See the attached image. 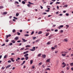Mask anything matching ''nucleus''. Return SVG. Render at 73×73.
<instances>
[{"label":"nucleus","instance_id":"obj_39","mask_svg":"<svg viewBox=\"0 0 73 73\" xmlns=\"http://www.w3.org/2000/svg\"><path fill=\"white\" fill-rule=\"evenodd\" d=\"M46 70H50V68H47L46 69Z\"/></svg>","mask_w":73,"mask_h":73},{"label":"nucleus","instance_id":"obj_10","mask_svg":"<svg viewBox=\"0 0 73 73\" xmlns=\"http://www.w3.org/2000/svg\"><path fill=\"white\" fill-rule=\"evenodd\" d=\"M11 61H12V62H14V61H15V60H13V58H11Z\"/></svg>","mask_w":73,"mask_h":73},{"label":"nucleus","instance_id":"obj_30","mask_svg":"<svg viewBox=\"0 0 73 73\" xmlns=\"http://www.w3.org/2000/svg\"><path fill=\"white\" fill-rule=\"evenodd\" d=\"M66 64H65L62 67V68H65V66H66Z\"/></svg>","mask_w":73,"mask_h":73},{"label":"nucleus","instance_id":"obj_63","mask_svg":"<svg viewBox=\"0 0 73 73\" xmlns=\"http://www.w3.org/2000/svg\"><path fill=\"white\" fill-rule=\"evenodd\" d=\"M63 15V14H60V15H59V16H62Z\"/></svg>","mask_w":73,"mask_h":73},{"label":"nucleus","instance_id":"obj_7","mask_svg":"<svg viewBox=\"0 0 73 73\" xmlns=\"http://www.w3.org/2000/svg\"><path fill=\"white\" fill-rule=\"evenodd\" d=\"M31 47L30 45H27L25 46V48H29V47Z\"/></svg>","mask_w":73,"mask_h":73},{"label":"nucleus","instance_id":"obj_52","mask_svg":"<svg viewBox=\"0 0 73 73\" xmlns=\"http://www.w3.org/2000/svg\"><path fill=\"white\" fill-rule=\"evenodd\" d=\"M58 31V30L56 29L54 30L55 32H57Z\"/></svg>","mask_w":73,"mask_h":73},{"label":"nucleus","instance_id":"obj_19","mask_svg":"<svg viewBox=\"0 0 73 73\" xmlns=\"http://www.w3.org/2000/svg\"><path fill=\"white\" fill-rule=\"evenodd\" d=\"M15 4H19V3L17 1H15Z\"/></svg>","mask_w":73,"mask_h":73},{"label":"nucleus","instance_id":"obj_59","mask_svg":"<svg viewBox=\"0 0 73 73\" xmlns=\"http://www.w3.org/2000/svg\"><path fill=\"white\" fill-rule=\"evenodd\" d=\"M21 40H19L17 41V42H20Z\"/></svg>","mask_w":73,"mask_h":73},{"label":"nucleus","instance_id":"obj_49","mask_svg":"<svg viewBox=\"0 0 73 73\" xmlns=\"http://www.w3.org/2000/svg\"><path fill=\"white\" fill-rule=\"evenodd\" d=\"M5 43H4L3 45H1V46H5Z\"/></svg>","mask_w":73,"mask_h":73},{"label":"nucleus","instance_id":"obj_45","mask_svg":"<svg viewBox=\"0 0 73 73\" xmlns=\"http://www.w3.org/2000/svg\"><path fill=\"white\" fill-rule=\"evenodd\" d=\"M36 38V37H33V40H35Z\"/></svg>","mask_w":73,"mask_h":73},{"label":"nucleus","instance_id":"obj_56","mask_svg":"<svg viewBox=\"0 0 73 73\" xmlns=\"http://www.w3.org/2000/svg\"><path fill=\"white\" fill-rule=\"evenodd\" d=\"M25 61H23V64H24L25 63Z\"/></svg>","mask_w":73,"mask_h":73},{"label":"nucleus","instance_id":"obj_18","mask_svg":"<svg viewBox=\"0 0 73 73\" xmlns=\"http://www.w3.org/2000/svg\"><path fill=\"white\" fill-rule=\"evenodd\" d=\"M11 42H12L13 43V44L15 43V40H11Z\"/></svg>","mask_w":73,"mask_h":73},{"label":"nucleus","instance_id":"obj_27","mask_svg":"<svg viewBox=\"0 0 73 73\" xmlns=\"http://www.w3.org/2000/svg\"><path fill=\"white\" fill-rule=\"evenodd\" d=\"M4 8V7L3 6H0V9H2V8Z\"/></svg>","mask_w":73,"mask_h":73},{"label":"nucleus","instance_id":"obj_34","mask_svg":"<svg viewBox=\"0 0 73 73\" xmlns=\"http://www.w3.org/2000/svg\"><path fill=\"white\" fill-rule=\"evenodd\" d=\"M41 54H39L38 55V57H40V56H41Z\"/></svg>","mask_w":73,"mask_h":73},{"label":"nucleus","instance_id":"obj_5","mask_svg":"<svg viewBox=\"0 0 73 73\" xmlns=\"http://www.w3.org/2000/svg\"><path fill=\"white\" fill-rule=\"evenodd\" d=\"M28 52H29V51H27L25 52H24L23 53L24 54H26V53H28Z\"/></svg>","mask_w":73,"mask_h":73},{"label":"nucleus","instance_id":"obj_23","mask_svg":"<svg viewBox=\"0 0 73 73\" xmlns=\"http://www.w3.org/2000/svg\"><path fill=\"white\" fill-rule=\"evenodd\" d=\"M29 35L28 34H26L25 35V37H27V36H29Z\"/></svg>","mask_w":73,"mask_h":73},{"label":"nucleus","instance_id":"obj_21","mask_svg":"<svg viewBox=\"0 0 73 73\" xmlns=\"http://www.w3.org/2000/svg\"><path fill=\"white\" fill-rule=\"evenodd\" d=\"M41 33H42V31H40L38 33V35H40V34H41Z\"/></svg>","mask_w":73,"mask_h":73},{"label":"nucleus","instance_id":"obj_4","mask_svg":"<svg viewBox=\"0 0 73 73\" xmlns=\"http://www.w3.org/2000/svg\"><path fill=\"white\" fill-rule=\"evenodd\" d=\"M42 56L43 58H45V57H46V55L43 54L42 55Z\"/></svg>","mask_w":73,"mask_h":73},{"label":"nucleus","instance_id":"obj_11","mask_svg":"<svg viewBox=\"0 0 73 73\" xmlns=\"http://www.w3.org/2000/svg\"><path fill=\"white\" fill-rule=\"evenodd\" d=\"M7 57H8V55H6L4 56V58H7Z\"/></svg>","mask_w":73,"mask_h":73},{"label":"nucleus","instance_id":"obj_55","mask_svg":"<svg viewBox=\"0 0 73 73\" xmlns=\"http://www.w3.org/2000/svg\"><path fill=\"white\" fill-rule=\"evenodd\" d=\"M33 49H35V50H36V47H34L33 48Z\"/></svg>","mask_w":73,"mask_h":73},{"label":"nucleus","instance_id":"obj_37","mask_svg":"<svg viewBox=\"0 0 73 73\" xmlns=\"http://www.w3.org/2000/svg\"><path fill=\"white\" fill-rule=\"evenodd\" d=\"M39 41H40V39H38L36 40V42H38Z\"/></svg>","mask_w":73,"mask_h":73},{"label":"nucleus","instance_id":"obj_48","mask_svg":"<svg viewBox=\"0 0 73 73\" xmlns=\"http://www.w3.org/2000/svg\"><path fill=\"white\" fill-rule=\"evenodd\" d=\"M63 27L64 26H63V25H61L60 26V28H62V27Z\"/></svg>","mask_w":73,"mask_h":73},{"label":"nucleus","instance_id":"obj_62","mask_svg":"<svg viewBox=\"0 0 73 73\" xmlns=\"http://www.w3.org/2000/svg\"><path fill=\"white\" fill-rule=\"evenodd\" d=\"M62 65H65V64H66L65 62H63L62 63Z\"/></svg>","mask_w":73,"mask_h":73},{"label":"nucleus","instance_id":"obj_15","mask_svg":"<svg viewBox=\"0 0 73 73\" xmlns=\"http://www.w3.org/2000/svg\"><path fill=\"white\" fill-rule=\"evenodd\" d=\"M28 58H29V57L28 56L26 57L25 58L26 60H28Z\"/></svg>","mask_w":73,"mask_h":73},{"label":"nucleus","instance_id":"obj_42","mask_svg":"<svg viewBox=\"0 0 73 73\" xmlns=\"http://www.w3.org/2000/svg\"><path fill=\"white\" fill-rule=\"evenodd\" d=\"M9 45H13V43H11L9 44Z\"/></svg>","mask_w":73,"mask_h":73},{"label":"nucleus","instance_id":"obj_57","mask_svg":"<svg viewBox=\"0 0 73 73\" xmlns=\"http://www.w3.org/2000/svg\"><path fill=\"white\" fill-rule=\"evenodd\" d=\"M56 0H51L52 1H53V2H54L56 1Z\"/></svg>","mask_w":73,"mask_h":73},{"label":"nucleus","instance_id":"obj_38","mask_svg":"<svg viewBox=\"0 0 73 73\" xmlns=\"http://www.w3.org/2000/svg\"><path fill=\"white\" fill-rule=\"evenodd\" d=\"M66 15L67 16H69V14L68 13H66Z\"/></svg>","mask_w":73,"mask_h":73},{"label":"nucleus","instance_id":"obj_6","mask_svg":"<svg viewBox=\"0 0 73 73\" xmlns=\"http://www.w3.org/2000/svg\"><path fill=\"white\" fill-rule=\"evenodd\" d=\"M28 56H29V54H25L24 55V57H27Z\"/></svg>","mask_w":73,"mask_h":73},{"label":"nucleus","instance_id":"obj_54","mask_svg":"<svg viewBox=\"0 0 73 73\" xmlns=\"http://www.w3.org/2000/svg\"><path fill=\"white\" fill-rule=\"evenodd\" d=\"M60 32H61V33H63V30H60Z\"/></svg>","mask_w":73,"mask_h":73},{"label":"nucleus","instance_id":"obj_26","mask_svg":"<svg viewBox=\"0 0 73 73\" xmlns=\"http://www.w3.org/2000/svg\"><path fill=\"white\" fill-rule=\"evenodd\" d=\"M19 15V13H16V15L17 16H18Z\"/></svg>","mask_w":73,"mask_h":73},{"label":"nucleus","instance_id":"obj_61","mask_svg":"<svg viewBox=\"0 0 73 73\" xmlns=\"http://www.w3.org/2000/svg\"><path fill=\"white\" fill-rule=\"evenodd\" d=\"M15 69V67H13V68L12 69L13 70H14V69Z\"/></svg>","mask_w":73,"mask_h":73},{"label":"nucleus","instance_id":"obj_64","mask_svg":"<svg viewBox=\"0 0 73 73\" xmlns=\"http://www.w3.org/2000/svg\"><path fill=\"white\" fill-rule=\"evenodd\" d=\"M72 56H73V54H72L70 56H71V57H72Z\"/></svg>","mask_w":73,"mask_h":73},{"label":"nucleus","instance_id":"obj_25","mask_svg":"<svg viewBox=\"0 0 73 73\" xmlns=\"http://www.w3.org/2000/svg\"><path fill=\"white\" fill-rule=\"evenodd\" d=\"M70 66H73V62L70 63Z\"/></svg>","mask_w":73,"mask_h":73},{"label":"nucleus","instance_id":"obj_47","mask_svg":"<svg viewBox=\"0 0 73 73\" xmlns=\"http://www.w3.org/2000/svg\"><path fill=\"white\" fill-rule=\"evenodd\" d=\"M25 59V58H21V60H24Z\"/></svg>","mask_w":73,"mask_h":73},{"label":"nucleus","instance_id":"obj_46","mask_svg":"<svg viewBox=\"0 0 73 73\" xmlns=\"http://www.w3.org/2000/svg\"><path fill=\"white\" fill-rule=\"evenodd\" d=\"M11 62V60H9L8 61V63H10Z\"/></svg>","mask_w":73,"mask_h":73},{"label":"nucleus","instance_id":"obj_32","mask_svg":"<svg viewBox=\"0 0 73 73\" xmlns=\"http://www.w3.org/2000/svg\"><path fill=\"white\" fill-rule=\"evenodd\" d=\"M62 56H66V54H62Z\"/></svg>","mask_w":73,"mask_h":73},{"label":"nucleus","instance_id":"obj_29","mask_svg":"<svg viewBox=\"0 0 73 73\" xmlns=\"http://www.w3.org/2000/svg\"><path fill=\"white\" fill-rule=\"evenodd\" d=\"M64 7H68V5H65L64 6Z\"/></svg>","mask_w":73,"mask_h":73},{"label":"nucleus","instance_id":"obj_50","mask_svg":"<svg viewBox=\"0 0 73 73\" xmlns=\"http://www.w3.org/2000/svg\"><path fill=\"white\" fill-rule=\"evenodd\" d=\"M8 36L9 37H11V35L10 34H9L8 35Z\"/></svg>","mask_w":73,"mask_h":73},{"label":"nucleus","instance_id":"obj_31","mask_svg":"<svg viewBox=\"0 0 73 73\" xmlns=\"http://www.w3.org/2000/svg\"><path fill=\"white\" fill-rule=\"evenodd\" d=\"M49 35V33H47L46 34V36H48V35Z\"/></svg>","mask_w":73,"mask_h":73},{"label":"nucleus","instance_id":"obj_60","mask_svg":"<svg viewBox=\"0 0 73 73\" xmlns=\"http://www.w3.org/2000/svg\"><path fill=\"white\" fill-rule=\"evenodd\" d=\"M40 7L41 9H42L43 8V7H42V6H40Z\"/></svg>","mask_w":73,"mask_h":73},{"label":"nucleus","instance_id":"obj_43","mask_svg":"<svg viewBox=\"0 0 73 73\" xmlns=\"http://www.w3.org/2000/svg\"><path fill=\"white\" fill-rule=\"evenodd\" d=\"M34 33V31H33L31 33V35H33V33Z\"/></svg>","mask_w":73,"mask_h":73},{"label":"nucleus","instance_id":"obj_13","mask_svg":"<svg viewBox=\"0 0 73 73\" xmlns=\"http://www.w3.org/2000/svg\"><path fill=\"white\" fill-rule=\"evenodd\" d=\"M28 3H29V4H30V5H32V4H33V5L34 4V3H31V2H30V1Z\"/></svg>","mask_w":73,"mask_h":73},{"label":"nucleus","instance_id":"obj_44","mask_svg":"<svg viewBox=\"0 0 73 73\" xmlns=\"http://www.w3.org/2000/svg\"><path fill=\"white\" fill-rule=\"evenodd\" d=\"M51 48H52V50L55 49V48H54V47H52Z\"/></svg>","mask_w":73,"mask_h":73},{"label":"nucleus","instance_id":"obj_20","mask_svg":"<svg viewBox=\"0 0 73 73\" xmlns=\"http://www.w3.org/2000/svg\"><path fill=\"white\" fill-rule=\"evenodd\" d=\"M12 32L13 33H15V32H16V30L15 29H14L13 30Z\"/></svg>","mask_w":73,"mask_h":73},{"label":"nucleus","instance_id":"obj_58","mask_svg":"<svg viewBox=\"0 0 73 73\" xmlns=\"http://www.w3.org/2000/svg\"><path fill=\"white\" fill-rule=\"evenodd\" d=\"M67 70H68L69 69V67H67L66 68Z\"/></svg>","mask_w":73,"mask_h":73},{"label":"nucleus","instance_id":"obj_2","mask_svg":"<svg viewBox=\"0 0 73 73\" xmlns=\"http://www.w3.org/2000/svg\"><path fill=\"white\" fill-rule=\"evenodd\" d=\"M22 39L23 42H27V40H25L24 38H22Z\"/></svg>","mask_w":73,"mask_h":73},{"label":"nucleus","instance_id":"obj_3","mask_svg":"<svg viewBox=\"0 0 73 73\" xmlns=\"http://www.w3.org/2000/svg\"><path fill=\"white\" fill-rule=\"evenodd\" d=\"M51 42L50 41L49 42H48L46 44L47 45H49V44H51Z\"/></svg>","mask_w":73,"mask_h":73},{"label":"nucleus","instance_id":"obj_12","mask_svg":"<svg viewBox=\"0 0 73 73\" xmlns=\"http://www.w3.org/2000/svg\"><path fill=\"white\" fill-rule=\"evenodd\" d=\"M66 27H66V29H67V28H69V25H66Z\"/></svg>","mask_w":73,"mask_h":73},{"label":"nucleus","instance_id":"obj_17","mask_svg":"<svg viewBox=\"0 0 73 73\" xmlns=\"http://www.w3.org/2000/svg\"><path fill=\"white\" fill-rule=\"evenodd\" d=\"M64 41H65V42H68V40L66 39H64Z\"/></svg>","mask_w":73,"mask_h":73},{"label":"nucleus","instance_id":"obj_33","mask_svg":"<svg viewBox=\"0 0 73 73\" xmlns=\"http://www.w3.org/2000/svg\"><path fill=\"white\" fill-rule=\"evenodd\" d=\"M31 50V51H34L35 50V49H30L29 50Z\"/></svg>","mask_w":73,"mask_h":73},{"label":"nucleus","instance_id":"obj_51","mask_svg":"<svg viewBox=\"0 0 73 73\" xmlns=\"http://www.w3.org/2000/svg\"><path fill=\"white\" fill-rule=\"evenodd\" d=\"M6 41L7 42H8V41H9V40L7 39V40H6Z\"/></svg>","mask_w":73,"mask_h":73},{"label":"nucleus","instance_id":"obj_36","mask_svg":"<svg viewBox=\"0 0 73 73\" xmlns=\"http://www.w3.org/2000/svg\"><path fill=\"white\" fill-rule=\"evenodd\" d=\"M25 49V48L24 47H23L22 48H21L20 49V50H24V49Z\"/></svg>","mask_w":73,"mask_h":73},{"label":"nucleus","instance_id":"obj_1","mask_svg":"<svg viewBox=\"0 0 73 73\" xmlns=\"http://www.w3.org/2000/svg\"><path fill=\"white\" fill-rule=\"evenodd\" d=\"M11 65L9 64L8 66H7L6 67V69H8V68H10V67H11Z\"/></svg>","mask_w":73,"mask_h":73},{"label":"nucleus","instance_id":"obj_35","mask_svg":"<svg viewBox=\"0 0 73 73\" xmlns=\"http://www.w3.org/2000/svg\"><path fill=\"white\" fill-rule=\"evenodd\" d=\"M17 33L18 35H21V34L20 33L17 32Z\"/></svg>","mask_w":73,"mask_h":73},{"label":"nucleus","instance_id":"obj_24","mask_svg":"<svg viewBox=\"0 0 73 73\" xmlns=\"http://www.w3.org/2000/svg\"><path fill=\"white\" fill-rule=\"evenodd\" d=\"M60 4V2H57L56 3V4Z\"/></svg>","mask_w":73,"mask_h":73},{"label":"nucleus","instance_id":"obj_40","mask_svg":"<svg viewBox=\"0 0 73 73\" xmlns=\"http://www.w3.org/2000/svg\"><path fill=\"white\" fill-rule=\"evenodd\" d=\"M51 3H50V5H52V4H53L54 3L53 2H50Z\"/></svg>","mask_w":73,"mask_h":73},{"label":"nucleus","instance_id":"obj_22","mask_svg":"<svg viewBox=\"0 0 73 73\" xmlns=\"http://www.w3.org/2000/svg\"><path fill=\"white\" fill-rule=\"evenodd\" d=\"M22 3L23 4H25V2L24 1H22Z\"/></svg>","mask_w":73,"mask_h":73},{"label":"nucleus","instance_id":"obj_28","mask_svg":"<svg viewBox=\"0 0 73 73\" xmlns=\"http://www.w3.org/2000/svg\"><path fill=\"white\" fill-rule=\"evenodd\" d=\"M42 64V62H41L39 63L38 65L39 66H40Z\"/></svg>","mask_w":73,"mask_h":73},{"label":"nucleus","instance_id":"obj_14","mask_svg":"<svg viewBox=\"0 0 73 73\" xmlns=\"http://www.w3.org/2000/svg\"><path fill=\"white\" fill-rule=\"evenodd\" d=\"M19 37H16L15 38V40H19Z\"/></svg>","mask_w":73,"mask_h":73},{"label":"nucleus","instance_id":"obj_9","mask_svg":"<svg viewBox=\"0 0 73 73\" xmlns=\"http://www.w3.org/2000/svg\"><path fill=\"white\" fill-rule=\"evenodd\" d=\"M7 12H5L3 13V15H7Z\"/></svg>","mask_w":73,"mask_h":73},{"label":"nucleus","instance_id":"obj_8","mask_svg":"<svg viewBox=\"0 0 73 73\" xmlns=\"http://www.w3.org/2000/svg\"><path fill=\"white\" fill-rule=\"evenodd\" d=\"M50 59L49 58L48 59L46 60V62H50Z\"/></svg>","mask_w":73,"mask_h":73},{"label":"nucleus","instance_id":"obj_41","mask_svg":"<svg viewBox=\"0 0 73 73\" xmlns=\"http://www.w3.org/2000/svg\"><path fill=\"white\" fill-rule=\"evenodd\" d=\"M27 6L29 7H31V5H30V4H27Z\"/></svg>","mask_w":73,"mask_h":73},{"label":"nucleus","instance_id":"obj_16","mask_svg":"<svg viewBox=\"0 0 73 73\" xmlns=\"http://www.w3.org/2000/svg\"><path fill=\"white\" fill-rule=\"evenodd\" d=\"M33 61L32 60H30V64H32L33 63Z\"/></svg>","mask_w":73,"mask_h":73},{"label":"nucleus","instance_id":"obj_53","mask_svg":"<svg viewBox=\"0 0 73 73\" xmlns=\"http://www.w3.org/2000/svg\"><path fill=\"white\" fill-rule=\"evenodd\" d=\"M6 36V39H7V38H8V35H7Z\"/></svg>","mask_w":73,"mask_h":73}]
</instances>
